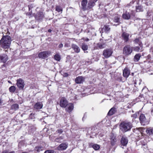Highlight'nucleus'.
Masks as SVG:
<instances>
[{
	"instance_id": "nucleus-49",
	"label": "nucleus",
	"mask_w": 153,
	"mask_h": 153,
	"mask_svg": "<svg viewBox=\"0 0 153 153\" xmlns=\"http://www.w3.org/2000/svg\"><path fill=\"white\" fill-rule=\"evenodd\" d=\"M151 112L152 114V115H153V108H152L151 110Z\"/></svg>"
},
{
	"instance_id": "nucleus-3",
	"label": "nucleus",
	"mask_w": 153,
	"mask_h": 153,
	"mask_svg": "<svg viewBox=\"0 0 153 153\" xmlns=\"http://www.w3.org/2000/svg\"><path fill=\"white\" fill-rule=\"evenodd\" d=\"M132 51V48L130 45H126L123 49V54L125 55L130 54Z\"/></svg>"
},
{
	"instance_id": "nucleus-8",
	"label": "nucleus",
	"mask_w": 153,
	"mask_h": 153,
	"mask_svg": "<svg viewBox=\"0 0 153 153\" xmlns=\"http://www.w3.org/2000/svg\"><path fill=\"white\" fill-rule=\"evenodd\" d=\"M17 85L18 87L20 89H22L23 88L25 85V83L23 80L20 78L17 80Z\"/></svg>"
},
{
	"instance_id": "nucleus-31",
	"label": "nucleus",
	"mask_w": 153,
	"mask_h": 153,
	"mask_svg": "<svg viewBox=\"0 0 153 153\" xmlns=\"http://www.w3.org/2000/svg\"><path fill=\"white\" fill-rule=\"evenodd\" d=\"M141 56L140 55V54H136L134 57V61H138L140 57Z\"/></svg>"
},
{
	"instance_id": "nucleus-22",
	"label": "nucleus",
	"mask_w": 153,
	"mask_h": 153,
	"mask_svg": "<svg viewBox=\"0 0 153 153\" xmlns=\"http://www.w3.org/2000/svg\"><path fill=\"white\" fill-rule=\"evenodd\" d=\"M142 45H139V46H137L133 48V50L134 51L139 52L142 51H143Z\"/></svg>"
},
{
	"instance_id": "nucleus-52",
	"label": "nucleus",
	"mask_w": 153,
	"mask_h": 153,
	"mask_svg": "<svg viewBox=\"0 0 153 153\" xmlns=\"http://www.w3.org/2000/svg\"><path fill=\"white\" fill-rule=\"evenodd\" d=\"M89 40V39H87L85 40L86 41H88Z\"/></svg>"
},
{
	"instance_id": "nucleus-39",
	"label": "nucleus",
	"mask_w": 153,
	"mask_h": 153,
	"mask_svg": "<svg viewBox=\"0 0 153 153\" xmlns=\"http://www.w3.org/2000/svg\"><path fill=\"white\" fill-rule=\"evenodd\" d=\"M119 18L118 16H116L114 17L113 21L115 22L118 23L119 21Z\"/></svg>"
},
{
	"instance_id": "nucleus-17",
	"label": "nucleus",
	"mask_w": 153,
	"mask_h": 153,
	"mask_svg": "<svg viewBox=\"0 0 153 153\" xmlns=\"http://www.w3.org/2000/svg\"><path fill=\"white\" fill-rule=\"evenodd\" d=\"M117 140L115 135L113 134H111V145H114Z\"/></svg>"
},
{
	"instance_id": "nucleus-2",
	"label": "nucleus",
	"mask_w": 153,
	"mask_h": 153,
	"mask_svg": "<svg viewBox=\"0 0 153 153\" xmlns=\"http://www.w3.org/2000/svg\"><path fill=\"white\" fill-rule=\"evenodd\" d=\"M120 129L123 132H126L129 131L132 127L131 123L128 122H123L120 125Z\"/></svg>"
},
{
	"instance_id": "nucleus-13",
	"label": "nucleus",
	"mask_w": 153,
	"mask_h": 153,
	"mask_svg": "<svg viewBox=\"0 0 153 153\" xmlns=\"http://www.w3.org/2000/svg\"><path fill=\"white\" fill-rule=\"evenodd\" d=\"M130 74V70L127 68H125L123 71V76L126 77L127 78Z\"/></svg>"
},
{
	"instance_id": "nucleus-20",
	"label": "nucleus",
	"mask_w": 153,
	"mask_h": 153,
	"mask_svg": "<svg viewBox=\"0 0 153 153\" xmlns=\"http://www.w3.org/2000/svg\"><path fill=\"white\" fill-rule=\"evenodd\" d=\"M44 17V15L42 12H39L37 14L36 18L37 20H41Z\"/></svg>"
},
{
	"instance_id": "nucleus-47",
	"label": "nucleus",
	"mask_w": 153,
	"mask_h": 153,
	"mask_svg": "<svg viewBox=\"0 0 153 153\" xmlns=\"http://www.w3.org/2000/svg\"><path fill=\"white\" fill-rule=\"evenodd\" d=\"M69 46H70L69 45V44H68V43H66L65 44L64 47H68Z\"/></svg>"
},
{
	"instance_id": "nucleus-30",
	"label": "nucleus",
	"mask_w": 153,
	"mask_h": 153,
	"mask_svg": "<svg viewBox=\"0 0 153 153\" xmlns=\"http://www.w3.org/2000/svg\"><path fill=\"white\" fill-rule=\"evenodd\" d=\"M137 4V2L136 1H132L128 4V6L129 7L132 6V7H134V4Z\"/></svg>"
},
{
	"instance_id": "nucleus-24",
	"label": "nucleus",
	"mask_w": 153,
	"mask_h": 153,
	"mask_svg": "<svg viewBox=\"0 0 153 153\" xmlns=\"http://www.w3.org/2000/svg\"><path fill=\"white\" fill-rule=\"evenodd\" d=\"M43 105L42 102H37L34 105V108L37 109H40L42 108Z\"/></svg>"
},
{
	"instance_id": "nucleus-54",
	"label": "nucleus",
	"mask_w": 153,
	"mask_h": 153,
	"mask_svg": "<svg viewBox=\"0 0 153 153\" xmlns=\"http://www.w3.org/2000/svg\"><path fill=\"white\" fill-rule=\"evenodd\" d=\"M4 65H5L4 64L2 66V68H3V66H4Z\"/></svg>"
},
{
	"instance_id": "nucleus-43",
	"label": "nucleus",
	"mask_w": 153,
	"mask_h": 153,
	"mask_svg": "<svg viewBox=\"0 0 153 153\" xmlns=\"http://www.w3.org/2000/svg\"><path fill=\"white\" fill-rule=\"evenodd\" d=\"M63 132V130L62 129H59L56 131V133L59 134H61Z\"/></svg>"
},
{
	"instance_id": "nucleus-37",
	"label": "nucleus",
	"mask_w": 153,
	"mask_h": 153,
	"mask_svg": "<svg viewBox=\"0 0 153 153\" xmlns=\"http://www.w3.org/2000/svg\"><path fill=\"white\" fill-rule=\"evenodd\" d=\"M54 58L56 60L59 61L60 60V56L59 55L56 54L54 56Z\"/></svg>"
},
{
	"instance_id": "nucleus-1",
	"label": "nucleus",
	"mask_w": 153,
	"mask_h": 153,
	"mask_svg": "<svg viewBox=\"0 0 153 153\" xmlns=\"http://www.w3.org/2000/svg\"><path fill=\"white\" fill-rule=\"evenodd\" d=\"M1 36L3 37L0 41L1 47L5 49L9 48L12 41L11 37L8 35L4 36L3 33H0V36Z\"/></svg>"
},
{
	"instance_id": "nucleus-51",
	"label": "nucleus",
	"mask_w": 153,
	"mask_h": 153,
	"mask_svg": "<svg viewBox=\"0 0 153 153\" xmlns=\"http://www.w3.org/2000/svg\"><path fill=\"white\" fill-rule=\"evenodd\" d=\"M52 31V30L51 29H49L48 30V32H51Z\"/></svg>"
},
{
	"instance_id": "nucleus-14",
	"label": "nucleus",
	"mask_w": 153,
	"mask_h": 153,
	"mask_svg": "<svg viewBox=\"0 0 153 153\" xmlns=\"http://www.w3.org/2000/svg\"><path fill=\"white\" fill-rule=\"evenodd\" d=\"M129 36V34L126 32H124L123 33L122 36L125 42H127L128 40Z\"/></svg>"
},
{
	"instance_id": "nucleus-11",
	"label": "nucleus",
	"mask_w": 153,
	"mask_h": 153,
	"mask_svg": "<svg viewBox=\"0 0 153 153\" xmlns=\"http://www.w3.org/2000/svg\"><path fill=\"white\" fill-rule=\"evenodd\" d=\"M85 78L82 76H79L77 77L75 80L76 83L80 84L82 83L84 81Z\"/></svg>"
},
{
	"instance_id": "nucleus-58",
	"label": "nucleus",
	"mask_w": 153,
	"mask_h": 153,
	"mask_svg": "<svg viewBox=\"0 0 153 153\" xmlns=\"http://www.w3.org/2000/svg\"><path fill=\"white\" fill-rule=\"evenodd\" d=\"M34 0H32L31 1H33Z\"/></svg>"
},
{
	"instance_id": "nucleus-57",
	"label": "nucleus",
	"mask_w": 153,
	"mask_h": 153,
	"mask_svg": "<svg viewBox=\"0 0 153 153\" xmlns=\"http://www.w3.org/2000/svg\"><path fill=\"white\" fill-rule=\"evenodd\" d=\"M84 117H83V118H82V120H83Z\"/></svg>"
},
{
	"instance_id": "nucleus-9",
	"label": "nucleus",
	"mask_w": 153,
	"mask_h": 153,
	"mask_svg": "<svg viewBox=\"0 0 153 153\" xmlns=\"http://www.w3.org/2000/svg\"><path fill=\"white\" fill-rule=\"evenodd\" d=\"M68 104V102L65 98L62 97L61 98L59 103L61 107L65 108Z\"/></svg>"
},
{
	"instance_id": "nucleus-35",
	"label": "nucleus",
	"mask_w": 153,
	"mask_h": 153,
	"mask_svg": "<svg viewBox=\"0 0 153 153\" xmlns=\"http://www.w3.org/2000/svg\"><path fill=\"white\" fill-rule=\"evenodd\" d=\"M97 47L100 49L103 48L106 46V45L105 44L102 43H98L97 44Z\"/></svg>"
},
{
	"instance_id": "nucleus-40",
	"label": "nucleus",
	"mask_w": 153,
	"mask_h": 153,
	"mask_svg": "<svg viewBox=\"0 0 153 153\" xmlns=\"http://www.w3.org/2000/svg\"><path fill=\"white\" fill-rule=\"evenodd\" d=\"M54 151L52 150H49L45 151L44 153H54Z\"/></svg>"
},
{
	"instance_id": "nucleus-16",
	"label": "nucleus",
	"mask_w": 153,
	"mask_h": 153,
	"mask_svg": "<svg viewBox=\"0 0 153 153\" xmlns=\"http://www.w3.org/2000/svg\"><path fill=\"white\" fill-rule=\"evenodd\" d=\"M67 106V107L65 109V110L69 112H71L74 109V105L72 103L68 104Z\"/></svg>"
},
{
	"instance_id": "nucleus-10",
	"label": "nucleus",
	"mask_w": 153,
	"mask_h": 153,
	"mask_svg": "<svg viewBox=\"0 0 153 153\" xmlns=\"http://www.w3.org/2000/svg\"><path fill=\"white\" fill-rule=\"evenodd\" d=\"M128 140L126 137H123L121 140V143L122 146H126L128 143Z\"/></svg>"
},
{
	"instance_id": "nucleus-41",
	"label": "nucleus",
	"mask_w": 153,
	"mask_h": 153,
	"mask_svg": "<svg viewBox=\"0 0 153 153\" xmlns=\"http://www.w3.org/2000/svg\"><path fill=\"white\" fill-rule=\"evenodd\" d=\"M36 149L37 150V151L38 152H40V151L42 150L43 149V148L42 147H36Z\"/></svg>"
},
{
	"instance_id": "nucleus-53",
	"label": "nucleus",
	"mask_w": 153,
	"mask_h": 153,
	"mask_svg": "<svg viewBox=\"0 0 153 153\" xmlns=\"http://www.w3.org/2000/svg\"><path fill=\"white\" fill-rule=\"evenodd\" d=\"M95 2L97 1L98 0H93Z\"/></svg>"
},
{
	"instance_id": "nucleus-29",
	"label": "nucleus",
	"mask_w": 153,
	"mask_h": 153,
	"mask_svg": "<svg viewBox=\"0 0 153 153\" xmlns=\"http://www.w3.org/2000/svg\"><path fill=\"white\" fill-rule=\"evenodd\" d=\"M88 46L84 43H82V49L84 51H85L88 50Z\"/></svg>"
},
{
	"instance_id": "nucleus-5",
	"label": "nucleus",
	"mask_w": 153,
	"mask_h": 153,
	"mask_svg": "<svg viewBox=\"0 0 153 153\" xmlns=\"http://www.w3.org/2000/svg\"><path fill=\"white\" fill-rule=\"evenodd\" d=\"M113 53L112 49L111 48L105 49L103 51V55L105 57L108 58L110 57Z\"/></svg>"
},
{
	"instance_id": "nucleus-18",
	"label": "nucleus",
	"mask_w": 153,
	"mask_h": 153,
	"mask_svg": "<svg viewBox=\"0 0 153 153\" xmlns=\"http://www.w3.org/2000/svg\"><path fill=\"white\" fill-rule=\"evenodd\" d=\"M71 47L75 52L79 53L80 52V49L77 45L75 44H72L71 45Z\"/></svg>"
},
{
	"instance_id": "nucleus-56",
	"label": "nucleus",
	"mask_w": 153,
	"mask_h": 153,
	"mask_svg": "<svg viewBox=\"0 0 153 153\" xmlns=\"http://www.w3.org/2000/svg\"><path fill=\"white\" fill-rule=\"evenodd\" d=\"M33 114L32 113L30 114V115H32Z\"/></svg>"
},
{
	"instance_id": "nucleus-44",
	"label": "nucleus",
	"mask_w": 153,
	"mask_h": 153,
	"mask_svg": "<svg viewBox=\"0 0 153 153\" xmlns=\"http://www.w3.org/2000/svg\"><path fill=\"white\" fill-rule=\"evenodd\" d=\"M63 137L61 136L60 137H59V138H56V139L55 141L56 142H60V141L58 140L59 139H60L61 140H62L63 139Z\"/></svg>"
},
{
	"instance_id": "nucleus-21",
	"label": "nucleus",
	"mask_w": 153,
	"mask_h": 153,
	"mask_svg": "<svg viewBox=\"0 0 153 153\" xmlns=\"http://www.w3.org/2000/svg\"><path fill=\"white\" fill-rule=\"evenodd\" d=\"M87 0H83L81 2L82 8L84 10H87Z\"/></svg>"
},
{
	"instance_id": "nucleus-48",
	"label": "nucleus",
	"mask_w": 153,
	"mask_h": 153,
	"mask_svg": "<svg viewBox=\"0 0 153 153\" xmlns=\"http://www.w3.org/2000/svg\"><path fill=\"white\" fill-rule=\"evenodd\" d=\"M150 51L153 53V48H152L150 49Z\"/></svg>"
},
{
	"instance_id": "nucleus-26",
	"label": "nucleus",
	"mask_w": 153,
	"mask_h": 153,
	"mask_svg": "<svg viewBox=\"0 0 153 153\" xmlns=\"http://www.w3.org/2000/svg\"><path fill=\"white\" fill-rule=\"evenodd\" d=\"M19 105L17 104H13L11 106V108L13 110L16 111L19 108Z\"/></svg>"
},
{
	"instance_id": "nucleus-34",
	"label": "nucleus",
	"mask_w": 153,
	"mask_h": 153,
	"mask_svg": "<svg viewBox=\"0 0 153 153\" xmlns=\"http://www.w3.org/2000/svg\"><path fill=\"white\" fill-rule=\"evenodd\" d=\"M9 91L11 93H14L16 90V88L14 86H11L9 88Z\"/></svg>"
},
{
	"instance_id": "nucleus-42",
	"label": "nucleus",
	"mask_w": 153,
	"mask_h": 153,
	"mask_svg": "<svg viewBox=\"0 0 153 153\" xmlns=\"http://www.w3.org/2000/svg\"><path fill=\"white\" fill-rule=\"evenodd\" d=\"M136 129L137 130H138L141 133V132L142 131V130H144L145 129V128L143 127H139L138 128H136Z\"/></svg>"
},
{
	"instance_id": "nucleus-50",
	"label": "nucleus",
	"mask_w": 153,
	"mask_h": 153,
	"mask_svg": "<svg viewBox=\"0 0 153 153\" xmlns=\"http://www.w3.org/2000/svg\"><path fill=\"white\" fill-rule=\"evenodd\" d=\"M30 88H32V89H34V87H33V86H31L30 87Z\"/></svg>"
},
{
	"instance_id": "nucleus-33",
	"label": "nucleus",
	"mask_w": 153,
	"mask_h": 153,
	"mask_svg": "<svg viewBox=\"0 0 153 153\" xmlns=\"http://www.w3.org/2000/svg\"><path fill=\"white\" fill-rule=\"evenodd\" d=\"M141 81L142 80L141 79L137 78V79L135 80V81L134 83L135 85L137 84L138 85H140V84Z\"/></svg>"
},
{
	"instance_id": "nucleus-19",
	"label": "nucleus",
	"mask_w": 153,
	"mask_h": 153,
	"mask_svg": "<svg viewBox=\"0 0 153 153\" xmlns=\"http://www.w3.org/2000/svg\"><path fill=\"white\" fill-rule=\"evenodd\" d=\"M102 30V32H105L106 33H108L110 30V28L109 25H105L104 27L101 28Z\"/></svg>"
},
{
	"instance_id": "nucleus-25",
	"label": "nucleus",
	"mask_w": 153,
	"mask_h": 153,
	"mask_svg": "<svg viewBox=\"0 0 153 153\" xmlns=\"http://www.w3.org/2000/svg\"><path fill=\"white\" fill-rule=\"evenodd\" d=\"M146 132L149 135L153 134V128L150 127L147 129Z\"/></svg>"
},
{
	"instance_id": "nucleus-46",
	"label": "nucleus",
	"mask_w": 153,
	"mask_h": 153,
	"mask_svg": "<svg viewBox=\"0 0 153 153\" xmlns=\"http://www.w3.org/2000/svg\"><path fill=\"white\" fill-rule=\"evenodd\" d=\"M63 44L62 43H61L59 45L58 47L59 48H61L63 47Z\"/></svg>"
},
{
	"instance_id": "nucleus-38",
	"label": "nucleus",
	"mask_w": 153,
	"mask_h": 153,
	"mask_svg": "<svg viewBox=\"0 0 153 153\" xmlns=\"http://www.w3.org/2000/svg\"><path fill=\"white\" fill-rule=\"evenodd\" d=\"M92 147L95 150H97L100 148V146L97 144H95L93 145Z\"/></svg>"
},
{
	"instance_id": "nucleus-45",
	"label": "nucleus",
	"mask_w": 153,
	"mask_h": 153,
	"mask_svg": "<svg viewBox=\"0 0 153 153\" xmlns=\"http://www.w3.org/2000/svg\"><path fill=\"white\" fill-rule=\"evenodd\" d=\"M2 153H15V152L13 151L8 152V151H3Z\"/></svg>"
},
{
	"instance_id": "nucleus-28",
	"label": "nucleus",
	"mask_w": 153,
	"mask_h": 153,
	"mask_svg": "<svg viewBox=\"0 0 153 153\" xmlns=\"http://www.w3.org/2000/svg\"><path fill=\"white\" fill-rule=\"evenodd\" d=\"M115 112V108H112L109 111L108 113V115H111L114 114Z\"/></svg>"
},
{
	"instance_id": "nucleus-4",
	"label": "nucleus",
	"mask_w": 153,
	"mask_h": 153,
	"mask_svg": "<svg viewBox=\"0 0 153 153\" xmlns=\"http://www.w3.org/2000/svg\"><path fill=\"white\" fill-rule=\"evenodd\" d=\"M51 54V52L49 51H46L40 53L38 55L40 58L45 59L48 57Z\"/></svg>"
},
{
	"instance_id": "nucleus-27",
	"label": "nucleus",
	"mask_w": 153,
	"mask_h": 153,
	"mask_svg": "<svg viewBox=\"0 0 153 153\" xmlns=\"http://www.w3.org/2000/svg\"><path fill=\"white\" fill-rule=\"evenodd\" d=\"M136 10L137 12H139L140 11H143V7L141 6H135Z\"/></svg>"
},
{
	"instance_id": "nucleus-6",
	"label": "nucleus",
	"mask_w": 153,
	"mask_h": 153,
	"mask_svg": "<svg viewBox=\"0 0 153 153\" xmlns=\"http://www.w3.org/2000/svg\"><path fill=\"white\" fill-rule=\"evenodd\" d=\"M139 120L140 123L143 126L149 123L148 121L146 119L145 115L143 114H141L139 117Z\"/></svg>"
},
{
	"instance_id": "nucleus-12",
	"label": "nucleus",
	"mask_w": 153,
	"mask_h": 153,
	"mask_svg": "<svg viewBox=\"0 0 153 153\" xmlns=\"http://www.w3.org/2000/svg\"><path fill=\"white\" fill-rule=\"evenodd\" d=\"M95 3L93 0H89L87 5V10L92 8L95 5Z\"/></svg>"
},
{
	"instance_id": "nucleus-32",
	"label": "nucleus",
	"mask_w": 153,
	"mask_h": 153,
	"mask_svg": "<svg viewBox=\"0 0 153 153\" xmlns=\"http://www.w3.org/2000/svg\"><path fill=\"white\" fill-rule=\"evenodd\" d=\"M134 44H138L139 45H142L141 42L140 40L138 38L135 39L134 41Z\"/></svg>"
},
{
	"instance_id": "nucleus-7",
	"label": "nucleus",
	"mask_w": 153,
	"mask_h": 153,
	"mask_svg": "<svg viewBox=\"0 0 153 153\" xmlns=\"http://www.w3.org/2000/svg\"><path fill=\"white\" fill-rule=\"evenodd\" d=\"M132 10L130 11V10H127L124 12L122 15L123 18L125 19L128 20L131 18V15Z\"/></svg>"
},
{
	"instance_id": "nucleus-55",
	"label": "nucleus",
	"mask_w": 153,
	"mask_h": 153,
	"mask_svg": "<svg viewBox=\"0 0 153 153\" xmlns=\"http://www.w3.org/2000/svg\"><path fill=\"white\" fill-rule=\"evenodd\" d=\"M121 148H122L123 149H124L123 147H122V146H121Z\"/></svg>"
},
{
	"instance_id": "nucleus-36",
	"label": "nucleus",
	"mask_w": 153,
	"mask_h": 153,
	"mask_svg": "<svg viewBox=\"0 0 153 153\" xmlns=\"http://www.w3.org/2000/svg\"><path fill=\"white\" fill-rule=\"evenodd\" d=\"M56 10L58 12L62 13V8L59 6H57L56 7Z\"/></svg>"
},
{
	"instance_id": "nucleus-15",
	"label": "nucleus",
	"mask_w": 153,
	"mask_h": 153,
	"mask_svg": "<svg viewBox=\"0 0 153 153\" xmlns=\"http://www.w3.org/2000/svg\"><path fill=\"white\" fill-rule=\"evenodd\" d=\"M68 147V145L65 143H62L59 146L58 149L59 150H65Z\"/></svg>"
},
{
	"instance_id": "nucleus-23",
	"label": "nucleus",
	"mask_w": 153,
	"mask_h": 153,
	"mask_svg": "<svg viewBox=\"0 0 153 153\" xmlns=\"http://www.w3.org/2000/svg\"><path fill=\"white\" fill-rule=\"evenodd\" d=\"M0 59L1 61L4 63L6 62L8 59L7 55L5 54H4L0 56Z\"/></svg>"
}]
</instances>
